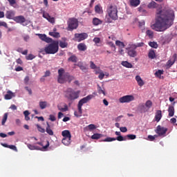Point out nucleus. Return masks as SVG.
Wrapping results in <instances>:
<instances>
[{
    "label": "nucleus",
    "mask_w": 177,
    "mask_h": 177,
    "mask_svg": "<svg viewBox=\"0 0 177 177\" xmlns=\"http://www.w3.org/2000/svg\"><path fill=\"white\" fill-rule=\"evenodd\" d=\"M136 80L137 81L139 86H143V85H145V82H143V80H142V77H140V76H136Z\"/></svg>",
    "instance_id": "obj_27"
},
{
    "label": "nucleus",
    "mask_w": 177,
    "mask_h": 177,
    "mask_svg": "<svg viewBox=\"0 0 177 177\" xmlns=\"http://www.w3.org/2000/svg\"><path fill=\"white\" fill-rule=\"evenodd\" d=\"M49 141L47 140L46 145H44L42 148L31 144H27V147L29 150H41V151H46L48 150V147H49Z\"/></svg>",
    "instance_id": "obj_8"
},
{
    "label": "nucleus",
    "mask_w": 177,
    "mask_h": 177,
    "mask_svg": "<svg viewBox=\"0 0 177 177\" xmlns=\"http://www.w3.org/2000/svg\"><path fill=\"white\" fill-rule=\"evenodd\" d=\"M65 96L68 100H75L80 97V91H75L72 88H68L65 91Z\"/></svg>",
    "instance_id": "obj_6"
},
{
    "label": "nucleus",
    "mask_w": 177,
    "mask_h": 177,
    "mask_svg": "<svg viewBox=\"0 0 177 177\" xmlns=\"http://www.w3.org/2000/svg\"><path fill=\"white\" fill-rule=\"evenodd\" d=\"M49 120H50V121H56V117L53 115H50Z\"/></svg>",
    "instance_id": "obj_64"
},
{
    "label": "nucleus",
    "mask_w": 177,
    "mask_h": 177,
    "mask_svg": "<svg viewBox=\"0 0 177 177\" xmlns=\"http://www.w3.org/2000/svg\"><path fill=\"white\" fill-rule=\"evenodd\" d=\"M102 23H103V21L100 20L99 18L95 17L93 19V26H99L100 24H102Z\"/></svg>",
    "instance_id": "obj_29"
},
{
    "label": "nucleus",
    "mask_w": 177,
    "mask_h": 177,
    "mask_svg": "<svg viewBox=\"0 0 177 177\" xmlns=\"http://www.w3.org/2000/svg\"><path fill=\"white\" fill-rule=\"evenodd\" d=\"M175 20V12L172 10H158L155 23L151 25L152 30L158 32L165 31L168 30Z\"/></svg>",
    "instance_id": "obj_1"
},
{
    "label": "nucleus",
    "mask_w": 177,
    "mask_h": 177,
    "mask_svg": "<svg viewBox=\"0 0 177 177\" xmlns=\"http://www.w3.org/2000/svg\"><path fill=\"white\" fill-rule=\"evenodd\" d=\"M64 41H60L59 42V45L60 48H67V46H68V43L66 42V39H67L64 38Z\"/></svg>",
    "instance_id": "obj_36"
},
{
    "label": "nucleus",
    "mask_w": 177,
    "mask_h": 177,
    "mask_svg": "<svg viewBox=\"0 0 177 177\" xmlns=\"http://www.w3.org/2000/svg\"><path fill=\"white\" fill-rule=\"evenodd\" d=\"M130 5L133 8H136V6L140 5V0H130Z\"/></svg>",
    "instance_id": "obj_26"
},
{
    "label": "nucleus",
    "mask_w": 177,
    "mask_h": 177,
    "mask_svg": "<svg viewBox=\"0 0 177 177\" xmlns=\"http://www.w3.org/2000/svg\"><path fill=\"white\" fill-rule=\"evenodd\" d=\"M73 80L74 76L70 75V73L66 72L63 68L58 70L57 82L59 84H66L67 82L70 84Z\"/></svg>",
    "instance_id": "obj_2"
},
{
    "label": "nucleus",
    "mask_w": 177,
    "mask_h": 177,
    "mask_svg": "<svg viewBox=\"0 0 177 177\" xmlns=\"http://www.w3.org/2000/svg\"><path fill=\"white\" fill-rule=\"evenodd\" d=\"M97 92L100 95H104V96H106V91L102 88V87L99 85H97Z\"/></svg>",
    "instance_id": "obj_44"
},
{
    "label": "nucleus",
    "mask_w": 177,
    "mask_h": 177,
    "mask_svg": "<svg viewBox=\"0 0 177 177\" xmlns=\"http://www.w3.org/2000/svg\"><path fill=\"white\" fill-rule=\"evenodd\" d=\"M8 149L13 150L14 151H17V147L15 145H8Z\"/></svg>",
    "instance_id": "obj_54"
},
{
    "label": "nucleus",
    "mask_w": 177,
    "mask_h": 177,
    "mask_svg": "<svg viewBox=\"0 0 177 177\" xmlns=\"http://www.w3.org/2000/svg\"><path fill=\"white\" fill-rule=\"evenodd\" d=\"M127 53L130 57H136L138 56V52L135 49H129Z\"/></svg>",
    "instance_id": "obj_24"
},
{
    "label": "nucleus",
    "mask_w": 177,
    "mask_h": 177,
    "mask_svg": "<svg viewBox=\"0 0 177 177\" xmlns=\"http://www.w3.org/2000/svg\"><path fill=\"white\" fill-rule=\"evenodd\" d=\"M39 106L41 110H44V109H45L46 107H48V102L41 101L39 103Z\"/></svg>",
    "instance_id": "obj_28"
},
{
    "label": "nucleus",
    "mask_w": 177,
    "mask_h": 177,
    "mask_svg": "<svg viewBox=\"0 0 177 177\" xmlns=\"http://www.w3.org/2000/svg\"><path fill=\"white\" fill-rule=\"evenodd\" d=\"M49 35L53 37L54 38H60V33L59 32H50Z\"/></svg>",
    "instance_id": "obj_45"
},
{
    "label": "nucleus",
    "mask_w": 177,
    "mask_h": 177,
    "mask_svg": "<svg viewBox=\"0 0 177 177\" xmlns=\"http://www.w3.org/2000/svg\"><path fill=\"white\" fill-rule=\"evenodd\" d=\"M78 28V20L75 18H71L68 21V31H73V30H77Z\"/></svg>",
    "instance_id": "obj_7"
},
{
    "label": "nucleus",
    "mask_w": 177,
    "mask_h": 177,
    "mask_svg": "<svg viewBox=\"0 0 177 177\" xmlns=\"http://www.w3.org/2000/svg\"><path fill=\"white\" fill-rule=\"evenodd\" d=\"M120 131L123 132V133H125V132L128 131V129H127V127H120Z\"/></svg>",
    "instance_id": "obj_62"
},
{
    "label": "nucleus",
    "mask_w": 177,
    "mask_h": 177,
    "mask_svg": "<svg viewBox=\"0 0 177 177\" xmlns=\"http://www.w3.org/2000/svg\"><path fill=\"white\" fill-rule=\"evenodd\" d=\"M95 13H98V15L103 13V10L102 8V6H100V5L95 6Z\"/></svg>",
    "instance_id": "obj_31"
},
{
    "label": "nucleus",
    "mask_w": 177,
    "mask_h": 177,
    "mask_svg": "<svg viewBox=\"0 0 177 177\" xmlns=\"http://www.w3.org/2000/svg\"><path fill=\"white\" fill-rule=\"evenodd\" d=\"M0 27H5V28H8V24L5 21H0Z\"/></svg>",
    "instance_id": "obj_53"
},
{
    "label": "nucleus",
    "mask_w": 177,
    "mask_h": 177,
    "mask_svg": "<svg viewBox=\"0 0 177 177\" xmlns=\"http://www.w3.org/2000/svg\"><path fill=\"white\" fill-rule=\"evenodd\" d=\"M46 53V55H55L59 52V41H53L50 44L46 46L44 49L40 50L41 53Z\"/></svg>",
    "instance_id": "obj_3"
},
{
    "label": "nucleus",
    "mask_w": 177,
    "mask_h": 177,
    "mask_svg": "<svg viewBox=\"0 0 177 177\" xmlns=\"http://www.w3.org/2000/svg\"><path fill=\"white\" fill-rule=\"evenodd\" d=\"M57 109H58V110H59V111H62V112L68 111V106H67V104H64V108H63L62 106L58 105Z\"/></svg>",
    "instance_id": "obj_34"
},
{
    "label": "nucleus",
    "mask_w": 177,
    "mask_h": 177,
    "mask_svg": "<svg viewBox=\"0 0 177 177\" xmlns=\"http://www.w3.org/2000/svg\"><path fill=\"white\" fill-rule=\"evenodd\" d=\"M175 60H176V54H174L173 55V57L167 62V67L168 68H169V67H172V66H174V64L175 63Z\"/></svg>",
    "instance_id": "obj_17"
},
{
    "label": "nucleus",
    "mask_w": 177,
    "mask_h": 177,
    "mask_svg": "<svg viewBox=\"0 0 177 177\" xmlns=\"http://www.w3.org/2000/svg\"><path fill=\"white\" fill-rule=\"evenodd\" d=\"M95 74H100L102 73L103 71L100 70V67H97L96 68L94 69Z\"/></svg>",
    "instance_id": "obj_55"
},
{
    "label": "nucleus",
    "mask_w": 177,
    "mask_h": 177,
    "mask_svg": "<svg viewBox=\"0 0 177 177\" xmlns=\"http://www.w3.org/2000/svg\"><path fill=\"white\" fill-rule=\"evenodd\" d=\"M93 41V42H95V44H100V38L95 37Z\"/></svg>",
    "instance_id": "obj_57"
},
{
    "label": "nucleus",
    "mask_w": 177,
    "mask_h": 177,
    "mask_svg": "<svg viewBox=\"0 0 177 177\" xmlns=\"http://www.w3.org/2000/svg\"><path fill=\"white\" fill-rule=\"evenodd\" d=\"M38 35L41 41H44V42H46L47 44H50V42H52V38L47 37L46 35L39 34Z\"/></svg>",
    "instance_id": "obj_16"
},
{
    "label": "nucleus",
    "mask_w": 177,
    "mask_h": 177,
    "mask_svg": "<svg viewBox=\"0 0 177 177\" xmlns=\"http://www.w3.org/2000/svg\"><path fill=\"white\" fill-rule=\"evenodd\" d=\"M36 126L39 132H41V133H45V129L42 128L39 124H37Z\"/></svg>",
    "instance_id": "obj_49"
},
{
    "label": "nucleus",
    "mask_w": 177,
    "mask_h": 177,
    "mask_svg": "<svg viewBox=\"0 0 177 177\" xmlns=\"http://www.w3.org/2000/svg\"><path fill=\"white\" fill-rule=\"evenodd\" d=\"M138 110L140 111V113H147V109L145 104H140L138 107Z\"/></svg>",
    "instance_id": "obj_22"
},
{
    "label": "nucleus",
    "mask_w": 177,
    "mask_h": 177,
    "mask_svg": "<svg viewBox=\"0 0 177 177\" xmlns=\"http://www.w3.org/2000/svg\"><path fill=\"white\" fill-rule=\"evenodd\" d=\"M147 110L149 111V110H150V109H151V106H153V102H151V100H149L145 102V104Z\"/></svg>",
    "instance_id": "obj_33"
},
{
    "label": "nucleus",
    "mask_w": 177,
    "mask_h": 177,
    "mask_svg": "<svg viewBox=\"0 0 177 177\" xmlns=\"http://www.w3.org/2000/svg\"><path fill=\"white\" fill-rule=\"evenodd\" d=\"M122 65H123L124 67H127V68H132V64H131L127 61L122 62Z\"/></svg>",
    "instance_id": "obj_39"
},
{
    "label": "nucleus",
    "mask_w": 177,
    "mask_h": 177,
    "mask_svg": "<svg viewBox=\"0 0 177 177\" xmlns=\"http://www.w3.org/2000/svg\"><path fill=\"white\" fill-rule=\"evenodd\" d=\"M47 127L46 128V132L50 135V136H53V131L50 129V124L49 122H46Z\"/></svg>",
    "instance_id": "obj_25"
},
{
    "label": "nucleus",
    "mask_w": 177,
    "mask_h": 177,
    "mask_svg": "<svg viewBox=\"0 0 177 177\" xmlns=\"http://www.w3.org/2000/svg\"><path fill=\"white\" fill-rule=\"evenodd\" d=\"M167 111L169 113V117H174L175 115V108L172 105L169 106Z\"/></svg>",
    "instance_id": "obj_23"
},
{
    "label": "nucleus",
    "mask_w": 177,
    "mask_h": 177,
    "mask_svg": "<svg viewBox=\"0 0 177 177\" xmlns=\"http://www.w3.org/2000/svg\"><path fill=\"white\" fill-rule=\"evenodd\" d=\"M114 140H118V142H123L124 140H127V137L126 136L124 137H123L122 136H118L116 138L107 137L106 138L103 140L102 142H114Z\"/></svg>",
    "instance_id": "obj_11"
},
{
    "label": "nucleus",
    "mask_w": 177,
    "mask_h": 177,
    "mask_svg": "<svg viewBox=\"0 0 177 177\" xmlns=\"http://www.w3.org/2000/svg\"><path fill=\"white\" fill-rule=\"evenodd\" d=\"M42 17H44V19H46L49 23H50L51 24H55L56 20L55 19V17H51L49 13L43 11L42 12Z\"/></svg>",
    "instance_id": "obj_13"
},
{
    "label": "nucleus",
    "mask_w": 177,
    "mask_h": 177,
    "mask_svg": "<svg viewBox=\"0 0 177 177\" xmlns=\"http://www.w3.org/2000/svg\"><path fill=\"white\" fill-rule=\"evenodd\" d=\"M133 100H135V97L131 95H124L119 98L120 103H130V102H133Z\"/></svg>",
    "instance_id": "obj_10"
},
{
    "label": "nucleus",
    "mask_w": 177,
    "mask_h": 177,
    "mask_svg": "<svg viewBox=\"0 0 177 177\" xmlns=\"http://www.w3.org/2000/svg\"><path fill=\"white\" fill-rule=\"evenodd\" d=\"M90 67L92 70H95V68H96L97 66H96V64H95V63H93V62L91 61L90 62Z\"/></svg>",
    "instance_id": "obj_51"
},
{
    "label": "nucleus",
    "mask_w": 177,
    "mask_h": 177,
    "mask_svg": "<svg viewBox=\"0 0 177 177\" xmlns=\"http://www.w3.org/2000/svg\"><path fill=\"white\" fill-rule=\"evenodd\" d=\"M109 45L111 46V48H113V50H115V45L114 43H113V41L109 42Z\"/></svg>",
    "instance_id": "obj_61"
},
{
    "label": "nucleus",
    "mask_w": 177,
    "mask_h": 177,
    "mask_svg": "<svg viewBox=\"0 0 177 177\" xmlns=\"http://www.w3.org/2000/svg\"><path fill=\"white\" fill-rule=\"evenodd\" d=\"M15 12L13 10H8L6 12V17L9 20H14Z\"/></svg>",
    "instance_id": "obj_15"
},
{
    "label": "nucleus",
    "mask_w": 177,
    "mask_h": 177,
    "mask_svg": "<svg viewBox=\"0 0 177 177\" xmlns=\"http://www.w3.org/2000/svg\"><path fill=\"white\" fill-rule=\"evenodd\" d=\"M102 136H103V134L94 133L93 136H91V139L97 140V139H100V138H102Z\"/></svg>",
    "instance_id": "obj_38"
},
{
    "label": "nucleus",
    "mask_w": 177,
    "mask_h": 177,
    "mask_svg": "<svg viewBox=\"0 0 177 177\" xmlns=\"http://www.w3.org/2000/svg\"><path fill=\"white\" fill-rule=\"evenodd\" d=\"M33 59H35V57L32 54H29L26 56V60H32Z\"/></svg>",
    "instance_id": "obj_50"
},
{
    "label": "nucleus",
    "mask_w": 177,
    "mask_h": 177,
    "mask_svg": "<svg viewBox=\"0 0 177 177\" xmlns=\"http://www.w3.org/2000/svg\"><path fill=\"white\" fill-rule=\"evenodd\" d=\"M7 120H8V113H6L3 117L1 125H5V123L6 122Z\"/></svg>",
    "instance_id": "obj_48"
},
{
    "label": "nucleus",
    "mask_w": 177,
    "mask_h": 177,
    "mask_svg": "<svg viewBox=\"0 0 177 177\" xmlns=\"http://www.w3.org/2000/svg\"><path fill=\"white\" fill-rule=\"evenodd\" d=\"M14 21L19 24H23V23H26V18L23 15L17 16L15 17Z\"/></svg>",
    "instance_id": "obj_14"
},
{
    "label": "nucleus",
    "mask_w": 177,
    "mask_h": 177,
    "mask_svg": "<svg viewBox=\"0 0 177 177\" xmlns=\"http://www.w3.org/2000/svg\"><path fill=\"white\" fill-rule=\"evenodd\" d=\"M149 45L151 48H153L154 49H157V48H158V44H157V42L156 41H150L149 42Z\"/></svg>",
    "instance_id": "obj_43"
},
{
    "label": "nucleus",
    "mask_w": 177,
    "mask_h": 177,
    "mask_svg": "<svg viewBox=\"0 0 177 177\" xmlns=\"http://www.w3.org/2000/svg\"><path fill=\"white\" fill-rule=\"evenodd\" d=\"M62 142L65 146H68L71 143V138H64L62 139Z\"/></svg>",
    "instance_id": "obj_37"
},
{
    "label": "nucleus",
    "mask_w": 177,
    "mask_h": 177,
    "mask_svg": "<svg viewBox=\"0 0 177 177\" xmlns=\"http://www.w3.org/2000/svg\"><path fill=\"white\" fill-rule=\"evenodd\" d=\"M88 38V34L83 32V33H75V41L77 42H81V41H84Z\"/></svg>",
    "instance_id": "obj_12"
},
{
    "label": "nucleus",
    "mask_w": 177,
    "mask_h": 177,
    "mask_svg": "<svg viewBox=\"0 0 177 177\" xmlns=\"http://www.w3.org/2000/svg\"><path fill=\"white\" fill-rule=\"evenodd\" d=\"M167 131L168 129L167 127H161L160 125L157 126L156 129L155 130V132L157 133L158 136H160L162 138L166 136Z\"/></svg>",
    "instance_id": "obj_9"
},
{
    "label": "nucleus",
    "mask_w": 177,
    "mask_h": 177,
    "mask_svg": "<svg viewBox=\"0 0 177 177\" xmlns=\"http://www.w3.org/2000/svg\"><path fill=\"white\" fill-rule=\"evenodd\" d=\"M93 97H94L93 95H88L86 97L80 100L78 102V104H77L78 112L75 111L74 112V115L75 117H82V106H84V104H85V103H88L89 102V100H91V99H93Z\"/></svg>",
    "instance_id": "obj_4"
},
{
    "label": "nucleus",
    "mask_w": 177,
    "mask_h": 177,
    "mask_svg": "<svg viewBox=\"0 0 177 177\" xmlns=\"http://www.w3.org/2000/svg\"><path fill=\"white\" fill-rule=\"evenodd\" d=\"M88 128L89 131H93V129H96V126L95 124H91L88 126Z\"/></svg>",
    "instance_id": "obj_52"
},
{
    "label": "nucleus",
    "mask_w": 177,
    "mask_h": 177,
    "mask_svg": "<svg viewBox=\"0 0 177 177\" xmlns=\"http://www.w3.org/2000/svg\"><path fill=\"white\" fill-rule=\"evenodd\" d=\"M148 139H149V140H150L151 142H153V140H156V138H154V136H151V135L148 136Z\"/></svg>",
    "instance_id": "obj_63"
},
{
    "label": "nucleus",
    "mask_w": 177,
    "mask_h": 177,
    "mask_svg": "<svg viewBox=\"0 0 177 177\" xmlns=\"http://www.w3.org/2000/svg\"><path fill=\"white\" fill-rule=\"evenodd\" d=\"M161 118H162V112L161 110H158L156 111L155 115V121H156V122H160Z\"/></svg>",
    "instance_id": "obj_19"
},
{
    "label": "nucleus",
    "mask_w": 177,
    "mask_h": 177,
    "mask_svg": "<svg viewBox=\"0 0 177 177\" xmlns=\"http://www.w3.org/2000/svg\"><path fill=\"white\" fill-rule=\"evenodd\" d=\"M10 6H13V5H16V0H8Z\"/></svg>",
    "instance_id": "obj_58"
},
{
    "label": "nucleus",
    "mask_w": 177,
    "mask_h": 177,
    "mask_svg": "<svg viewBox=\"0 0 177 177\" xmlns=\"http://www.w3.org/2000/svg\"><path fill=\"white\" fill-rule=\"evenodd\" d=\"M50 77V71H46L44 75V77Z\"/></svg>",
    "instance_id": "obj_60"
},
{
    "label": "nucleus",
    "mask_w": 177,
    "mask_h": 177,
    "mask_svg": "<svg viewBox=\"0 0 177 177\" xmlns=\"http://www.w3.org/2000/svg\"><path fill=\"white\" fill-rule=\"evenodd\" d=\"M126 139H129V140H135L136 139V135L135 134H129L126 136Z\"/></svg>",
    "instance_id": "obj_41"
},
{
    "label": "nucleus",
    "mask_w": 177,
    "mask_h": 177,
    "mask_svg": "<svg viewBox=\"0 0 177 177\" xmlns=\"http://www.w3.org/2000/svg\"><path fill=\"white\" fill-rule=\"evenodd\" d=\"M62 135L64 138L71 139V133L68 130H64L62 132Z\"/></svg>",
    "instance_id": "obj_20"
},
{
    "label": "nucleus",
    "mask_w": 177,
    "mask_h": 177,
    "mask_svg": "<svg viewBox=\"0 0 177 177\" xmlns=\"http://www.w3.org/2000/svg\"><path fill=\"white\" fill-rule=\"evenodd\" d=\"M76 66H77V67H79L82 71H86V70H88V68H86V66H85L82 62H78Z\"/></svg>",
    "instance_id": "obj_32"
},
{
    "label": "nucleus",
    "mask_w": 177,
    "mask_h": 177,
    "mask_svg": "<svg viewBox=\"0 0 177 177\" xmlns=\"http://www.w3.org/2000/svg\"><path fill=\"white\" fill-rule=\"evenodd\" d=\"M164 74V71L158 70L155 73L156 77H158V78H161V75Z\"/></svg>",
    "instance_id": "obj_46"
},
{
    "label": "nucleus",
    "mask_w": 177,
    "mask_h": 177,
    "mask_svg": "<svg viewBox=\"0 0 177 177\" xmlns=\"http://www.w3.org/2000/svg\"><path fill=\"white\" fill-rule=\"evenodd\" d=\"M146 34H147V35L149 36V38H153V37H154V33L153 32V30H147L146 31Z\"/></svg>",
    "instance_id": "obj_47"
},
{
    "label": "nucleus",
    "mask_w": 177,
    "mask_h": 177,
    "mask_svg": "<svg viewBox=\"0 0 177 177\" xmlns=\"http://www.w3.org/2000/svg\"><path fill=\"white\" fill-rule=\"evenodd\" d=\"M16 96L13 92H12L10 90L7 91V94L5 95L4 99L6 100H10L12 97H15Z\"/></svg>",
    "instance_id": "obj_18"
},
{
    "label": "nucleus",
    "mask_w": 177,
    "mask_h": 177,
    "mask_svg": "<svg viewBox=\"0 0 177 177\" xmlns=\"http://www.w3.org/2000/svg\"><path fill=\"white\" fill-rule=\"evenodd\" d=\"M115 45L116 46H119V48H125V44H124V42L120 41V40H117L115 41Z\"/></svg>",
    "instance_id": "obj_40"
},
{
    "label": "nucleus",
    "mask_w": 177,
    "mask_h": 177,
    "mask_svg": "<svg viewBox=\"0 0 177 177\" xmlns=\"http://www.w3.org/2000/svg\"><path fill=\"white\" fill-rule=\"evenodd\" d=\"M77 49H78V50H80L81 52H85V50H86V49H88V47L86 46V44H85L84 43H80L77 45Z\"/></svg>",
    "instance_id": "obj_21"
},
{
    "label": "nucleus",
    "mask_w": 177,
    "mask_h": 177,
    "mask_svg": "<svg viewBox=\"0 0 177 177\" xmlns=\"http://www.w3.org/2000/svg\"><path fill=\"white\" fill-rule=\"evenodd\" d=\"M98 78L100 80H103V78H104V73H103V71L99 73Z\"/></svg>",
    "instance_id": "obj_56"
},
{
    "label": "nucleus",
    "mask_w": 177,
    "mask_h": 177,
    "mask_svg": "<svg viewBox=\"0 0 177 177\" xmlns=\"http://www.w3.org/2000/svg\"><path fill=\"white\" fill-rule=\"evenodd\" d=\"M148 57L149 59H155L156 57V51L153 49H151L148 53Z\"/></svg>",
    "instance_id": "obj_35"
},
{
    "label": "nucleus",
    "mask_w": 177,
    "mask_h": 177,
    "mask_svg": "<svg viewBox=\"0 0 177 177\" xmlns=\"http://www.w3.org/2000/svg\"><path fill=\"white\" fill-rule=\"evenodd\" d=\"M147 6H148L149 9H154V8H157V6H158V4L157 3H156L154 1H152L148 4Z\"/></svg>",
    "instance_id": "obj_30"
},
{
    "label": "nucleus",
    "mask_w": 177,
    "mask_h": 177,
    "mask_svg": "<svg viewBox=\"0 0 177 177\" xmlns=\"http://www.w3.org/2000/svg\"><path fill=\"white\" fill-rule=\"evenodd\" d=\"M26 91H27L29 93V95H32V90L31 88H28V86L25 87Z\"/></svg>",
    "instance_id": "obj_59"
},
{
    "label": "nucleus",
    "mask_w": 177,
    "mask_h": 177,
    "mask_svg": "<svg viewBox=\"0 0 177 177\" xmlns=\"http://www.w3.org/2000/svg\"><path fill=\"white\" fill-rule=\"evenodd\" d=\"M77 56L75 55H72L68 59V62H72L73 63H77Z\"/></svg>",
    "instance_id": "obj_42"
},
{
    "label": "nucleus",
    "mask_w": 177,
    "mask_h": 177,
    "mask_svg": "<svg viewBox=\"0 0 177 177\" xmlns=\"http://www.w3.org/2000/svg\"><path fill=\"white\" fill-rule=\"evenodd\" d=\"M106 12L108 13V16L112 20H118V10L117 9V6L114 5H109L107 7Z\"/></svg>",
    "instance_id": "obj_5"
}]
</instances>
